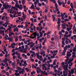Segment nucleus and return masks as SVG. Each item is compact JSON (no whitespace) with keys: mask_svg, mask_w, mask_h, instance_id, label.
Returning <instances> with one entry per match:
<instances>
[{"mask_svg":"<svg viewBox=\"0 0 76 76\" xmlns=\"http://www.w3.org/2000/svg\"><path fill=\"white\" fill-rule=\"evenodd\" d=\"M64 71H63V75L64 76H66L68 74V71L69 69L68 68H64Z\"/></svg>","mask_w":76,"mask_h":76,"instance_id":"f257e3e1","label":"nucleus"},{"mask_svg":"<svg viewBox=\"0 0 76 76\" xmlns=\"http://www.w3.org/2000/svg\"><path fill=\"white\" fill-rule=\"evenodd\" d=\"M36 36L37 37L39 36V33H37L36 32H34L33 34H31V38H32V39L35 38L36 37Z\"/></svg>","mask_w":76,"mask_h":76,"instance_id":"f03ea898","label":"nucleus"},{"mask_svg":"<svg viewBox=\"0 0 76 76\" xmlns=\"http://www.w3.org/2000/svg\"><path fill=\"white\" fill-rule=\"evenodd\" d=\"M71 56H72V53H70V52L69 51H68L67 52L66 57V58H69V57H70Z\"/></svg>","mask_w":76,"mask_h":76,"instance_id":"7ed1b4c3","label":"nucleus"},{"mask_svg":"<svg viewBox=\"0 0 76 76\" xmlns=\"http://www.w3.org/2000/svg\"><path fill=\"white\" fill-rule=\"evenodd\" d=\"M64 69H67L68 67V64H67V62L66 61L64 63Z\"/></svg>","mask_w":76,"mask_h":76,"instance_id":"20e7f679","label":"nucleus"},{"mask_svg":"<svg viewBox=\"0 0 76 76\" xmlns=\"http://www.w3.org/2000/svg\"><path fill=\"white\" fill-rule=\"evenodd\" d=\"M13 37H9L8 38V40H9V42H13Z\"/></svg>","mask_w":76,"mask_h":76,"instance_id":"39448f33","label":"nucleus"},{"mask_svg":"<svg viewBox=\"0 0 76 76\" xmlns=\"http://www.w3.org/2000/svg\"><path fill=\"white\" fill-rule=\"evenodd\" d=\"M64 41H65V39H64V38H63L62 39V47H64V45H65V42H64Z\"/></svg>","mask_w":76,"mask_h":76,"instance_id":"423d86ee","label":"nucleus"},{"mask_svg":"<svg viewBox=\"0 0 76 76\" xmlns=\"http://www.w3.org/2000/svg\"><path fill=\"white\" fill-rule=\"evenodd\" d=\"M37 58L39 59L40 61H43V58H42V56H37Z\"/></svg>","mask_w":76,"mask_h":76,"instance_id":"0eeeda50","label":"nucleus"},{"mask_svg":"<svg viewBox=\"0 0 76 76\" xmlns=\"http://www.w3.org/2000/svg\"><path fill=\"white\" fill-rule=\"evenodd\" d=\"M23 16H22V17L24 20H25V19H26V15H25L24 12H23Z\"/></svg>","mask_w":76,"mask_h":76,"instance_id":"6e6552de","label":"nucleus"},{"mask_svg":"<svg viewBox=\"0 0 76 76\" xmlns=\"http://www.w3.org/2000/svg\"><path fill=\"white\" fill-rule=\"evenodd\" d=\"M61 26H62V29H66V24L64 23L61 24Z\"/></svg>","mask_w":76,"mask_h":76,"instance_id":"1a4fd4ad","label":"nucleus"},{"mask_svg":"<svg viewBox=\"0 0 76 76\" xmlns=\"http://www.w3.org/2000/svg\"><path fill=\"white\" fill-rule=\"evenodd\" d=\"M7 25H10V23H9L8 22H5L4 24H3L2 25L4 26L5 28H6L7 26Z\"/></svg>","mask_w":76,"mask_h":76,"instance_id":"9d476101","label":"nucleus"},{"mask_svg":"<svg viewBox=\"0 0 76 76\" xmlns=\"http://www.w3.org/2000/svg\"><path fill=\"white\" fill-rule=\"evenodd\" d=\"M0 34H2L3 36H4L5 34H4V30H0Z\"/></svg>","mask_w":76,"mask_h":76,"instance_id":"9b49d317","label":"nucleus"},{"mask_svg":"<svg viewBox=\"0 0 76 76\" xmlns=\"http://www.w3.org/2000/svg\"><path fill=\"white\" fill-rule=\"evenodd\" d=\"M40 54L41 55H43V57H45V55H46V54H45V51H43V52H41L40 53Z\"/></svg>","mask_w":76,"mask_h":76,"instance_id":"f8f14e48","label":"nucleus"},{"mask_svg":"<svg viewBox=\"0 0 76 76\" xmlns=\"http://www.w3.org/2000/svg\"><path fill=\"white\" fill-rule=\"evenodd\" d=\"M6 19L5 20L6 21V22H8V23H9L10 22V21L9 20H10V18H9V17H6Z\"/></svg>","mask_w":76,"mask_h":76,"instance_id":"ddd939ff","label":"nucleus"},{"mask_svg":"<svg viewBox=\"0 0 76 76\" xmlns=\"http://www.w3.org/2000/svg\"><path fill=\"white\" fill-rule=\"evenodd\" d=\"M37 3H39V1L38 0H36V1L34 2V7H37Z\"/></svg>","mask_w":76,"mask_h":76,"instance_id":"4468645a","label":"nucleus"},{"mask_svg":"<svg viewBox=\"0 0 76 76\" xmlns=\"http://www.w3.org/2000/svg\"><path fill=\"white\" fill-rule=\"evenodd\" d=\"M14 38H15V42H17L18 41V38L19 37L17 36H14Z\"/></svg>","mask_w":76,"mask_h":76,"instance_id":"2eb2a0df","label":"nucleus"},{"mask_svg":"<svg viewBox=\"0 0 76 76\" xmlns=\"http://www.w3.org/2000/svg\"><path fill=\"white\" fill-rule=\"evenodd\" d=\"M3 6L4 7L5 9H8V6H7V4L6 5V4H4Z\"/></svg>","mask_w":76,"mask_h":76,"instance_id":"dca6fc26","label":"nucleus"},{"mask_svg":"<svg viewBox=\"0 0 76 76\" xmlns=\"http://www.w3.org/2000/svg\"><path fill=\"white\" fill-rule=\"evenodd\" d=\"M50 49H54L55 48V47L53 45H51L48 47Z\"/></svg>","mask_w":76,"mask_h":76,"instance_id":"f3484780","label":"nucleus"},{"mask_svg":"<svg viewBox=\"0 0 76 76\" xmlns=\"http://www.w3.org/2000/svg\"><path fill=\"white\" fill-rule=\"evenodd\" d=\"M55 6L56 7V10L57 12H58L59 10L58 9V6H57V4H56L55 5Z\"/></svg>","mask_w":76,"mask_h":76,"instance_id":"a211bd4d","label":"nucleus"},{"mask_svg":"<svg viewBox=\"0 0 76 76\" xmlns=\"http://www.w3.org/2000/svg\"><path fill=\"white\" fill-rule=\"evenodd\" d=\"M15 2L16 3L15 4V7L18 8V7H19V5L18 4V1H15Z\"/></svg>","mask_w":76,"mask_h":76,"instance_id":"6ab92c4d","label":"nucleus"},{"mask_svg":"<svg viewBox=\"0 0 76 76\" xmlns=\"http://www.w3.org/2000/svg\"><path fill=\"white\" fill-rule=\"evenodd\" d=\"M58 53V50H54L53 51V54H54L55 56H56L57 55V53Z\"/></svg>","mask_w":76,"mask_h":76,"instance_id":"aec40b11","label":"nucleus"},{"mask_svg":"<svg viewBox=\"0 0 76 76\" xmlns=\"http://www.w3.org/2000/svg\"><path fill=\"white\" fill-rule=\"evenodd\" d=\"M13 31L14 32H15V31H16V32H19L18 28V27H16L15 28H14L13 29Z\"/></svg>","mask_w":76,"mask_h":76,"instance_id":"412c9836","label":"nucleus"},{"mask_svg":"<svg viewBox=\"0 0 76 76\" xmlns=\"http://www.w3.org/2000/svg\"><path fill=\"white\" fill-rule=\"evenodd\" d=\"M48 7H47L45 8V12L47 13L48 12Z\"/></svg>","mask_w":76,"mask_h":76,"instance_id":"4be33fe9","label":"nucleus"},{"mask_svg":"<svg viewBox=\"0 0 76 76\" xmlns=\"http://www.w3.org/2000/svg\"><path fill=\"white\" fill-rule=\"evenodd\" d=\"M72 27H69V28H66V30L68 31V32H69L70 31H71L72 30Z\"/></svg>","mask_w":76,"mask_h":76,"instance_id":"5701e85b","label":"nucleus"},{"mask_svg":"<svg viewBox=\"0 0 76 76\" xmlns=\"http://www.w3.org/2000/svg\"><path fill=\"white\" fill-rule=\"evenodd\" d=\"M8 57V58H10V54L8 53L7 54H6L5 57Z\"/></svg>","mask_w":76,"mask_h":76,"instance_id":"b1692460","label":"nucleus"},{"mask_svg":"<svg viewBox=\"0 0 76 76\" xmlns=\"http://www.w3.org/2000/svg\"><path fill=\"white\" fill-rule=\"evenodd\" d=\"M3 30V29L4 30H6V28L4 27L3 26H1L0 27V30Z\"/></svg>","mask_w":76,"mask_h":76,"instance_id":"393cba45","label":"nucleus"},{"mask_svg":"<svg viewBox=\"0 0 76 76\" xmlns=\"http://www.w3.org/2000/svg\"><path fill=\"white\" fill-rule=\"evenodd\" d=\"M47 15L48 17V18H50V17H51V14H50V12H49L47 14Z\"/></svg>","mask_w":76,"mask_h":76,"instance_id":"a878e982","label":"nucleus"},{"mask_svg":"<svg viewBox=\"0 0 76 76\" xmlns=\"http://www.w3.org/2000/svg\"><path fill=\"white\" fill-rule=\"evenodd\" d=\"M18 27L19 28H23V25H21V26L18 25Z\"/></svg>","mask_w":76,"mask_h":76,"instance_id":"bb28decb","label":"nucleus"},{"mask_svg":"<svg viewBox=\"0 0 76 76\" xmlns=\"http://www.w3.org/2000/svg\"><path fill=\"white\" fill-rule=\"evenodd\" d=\"M17 62V64H19L20 63V61H19V59H17L16 60Z\"/></svg>","mask_w":76,"mask_h":76,"instance_id":"cd10ccee","label":"nucleus"},{"mask_svg":"<svg viewBox=\"0 0 76 76\" xmlns=\"http://www.w3.org/2000/svg\"><path fill=\"white\" fill-rule=\"evenodd\" d=\"M52 16L53 18V21H55V20H56V17L54 16V15H53Z\"/></svg>","mask_w":76,"mask_h":76,"instance_id":"c85d7f7f","label":"nucleus"},{"mask_svg":"<svg viewBox=\"0 0 76 76\" xmlns=\"http://www.w3.org/2000/svg\"><path fill=\"white\" fill-rule=\"evenodd\" d=\"M30 58L31 61V62H34V59L31 56H30Z\"/></svg>","mask_w":76,"mask_h":76,"instance_id":"c756f323","label":"nucleus"},{"mask_svg":"<svg viewBox=\"0 0 76 76\" xmlns=\"http://www.w3.org/2000/svg\"><path fill=\"white\" fill-rule=\"evenodd\" d=\"M58 4H59V6H61V1L60 0H58Z\"/></svg>","mask_w":76,"mask_h":76,"instance_id":"7c9ffc66","label":"nucleus"},{"mask_svg":"<svg viewBox=\"0 0 76 76\" xmlns=\"http://www.w3.org/2000/svg\"><path fill=\"white\" fill-rule=\"evenodd\" d=\"M58 21L57 23H59L60 24V22H61V19L60 18H58Z\"/></svg>","mask_w":76,"mask_h":76,"instance_id":"2f4dec72","label":"nucleus"},{"mask_svg":"<svg viewBox=\"0 0 76 76\" xmlns=\"http://www.w3.org/2000/svg\"><path fill=\"white\" fill-rule=\"evenodd\" d=\"M5 38L6 40H7L8 39V35H5Z\"/></svg>","mask_w":76,"mask_h":76,"instance_id":"473e14b6","label":"nucleus"},{"mask_svg":"<svg viewBox=\"0 0 76 76\" xmlns=\"http://www.w3.org/2000/svg\"><path fill=\"white\" fill-rule=\"evenodd\" d=\"M12 11H13V9H11L9 10L8 11V12H10V13H12Z\"/></svg>","mask_w":76,"mask_h":76,"instance_id":"72a5a7b5","label":"nucleus"},{"mask_svg":"<svg viewBox=\"0 0 76 76\" xmlns=\"http://www.w3.org/2000/svg\"><path fill=\"white\" fill-rule=\"evenodd\" d=\"M68 47V46L67 45H66L65 46L64 48V50H67Z\"/></svg>","mask_w":76,"mask_h":76,"instance_id":"f704fd0d","label":"nucleus"},{"mask_svg":"<svg viewBox=\"0 0 76 76\" xmlns=\"http://www.w3.org/2000/svg\"><path fill=\"white\" fill-rule=\"evenodd\" d=\"M17 15V14L16 13V11H15V12L14 13V15H13V17H14V18H16V16H15V15Z\"/></svg>","mask_w":76,"mask_h":76,"instance_id":"c9c22d12","label":"nucleus"},{"mask_svg":"<svg viewBox=\"0 0 76 76\" xmlns=\"http://www.w3.org/2000/svg\"><path fill=\"white\" fill-rule=\"evenodd\" d=\"M25 48L26 50H28V48H29V47L28 45H25Z\"/></svg>","mask_w":76,"mask_h":76,"instance_id":"e433bc0d","label":"nucleus"},{"mask_svg":"<svg viewBox=\"0 0 76 76\" xmlns=\"http://www.w3.org/2000/svg\"><path fill=\"white\" fill-rule=\"evenodd\" d=\"M18 69H17L18 72H20V70H22V68L19 67H18Z\"/></svg>","mask_w":76,"mask_h":76,"instance_id":"4c0bfd02","label":"nucleus"},{"mask_svg":"<svg viewBox=\"0 0 76 76\" xmlns=\"http://www.w3.org/2000/svg\"><path fill=\"white\" fill-rule=\"evenodd\" d=\"M47 60V58H45L42 61L43 63H44V62H45V61Z\"/></svg>","mask_w":76,"mask_h":76,"instance_id":"58836bf2","label":"nucleus"},{"mask_svg":"<svg viewBox=\"0 0 76 76\" xmlns=\"http://www.w3.org/2000/svg\"><path fill=\"white\" fill-rule=\"evenodd\" d=\"M23 53H26V49H23Z\"/></svg>","mask_w":76,"mask_h":76,"instance_id":"ea45409f","label":"nucleus"},{"mask_svg":"<svg viewBox=\"0 0 76 76\" xmlns=\"http://www.w3.org/2000/svg\"><path fill=\"white\" fill-rule=\"evenodd\" d=\"M50 0L51 1H52L53 3H54L55 4H57L56 3V0Z\"/></svg>","mask_w":76,"mask_h":76,"instance_id":"a19ab883","label":"nucleus"},{"mask_svg":"<svg viewBox=\"0 0 76 76\" xmlns=\"http://www.w3.org/2000/svg\"><path fill=\"white\" fill-rule=\"evenodd\" d=\"M53 56H51V57H50V58L52 59V58H56L55 57V56H56L55 55H54V54H53Z\"/></svg>","mask_w":76,"mask_h":76,"instance_id":"79ce46f5","label":"nucleus"},{"mask_svg":"<svg viewBox=\"0 0 76 76\" xmlns=\"http://www.w3.org/2000/svg\"><path fill=\"white\" fill-rule=\"evenodd\" d=\"M12 66H15L16 65V62H12L11 64Z\"/></svg>","mask_w":76,"mask_h":76,"instance_id":"37998d69","label":"nucleus"},{"mask_svg":"<svg viewBox=\"0 0 76 76\" xmlns=\"http://www.w3.org/2000/svg\"><path fill=\"white\" fill-rule=\"evenodd\" d=\"M34 4H32L31 7H30V9H31V8L32 9H33V8H34Z\"/></svg>","mask_w":76,"mask_h":76,"instance_id":"c03bdc74","label":"nucleus"},{"mask_svg":"<svg viewBox=\"0 0 76 76\" xmlns=\"http://www.w3.org/2000/svg\"><path fill=\"white\" fill-rule=\"evenodd\" d=\"M32 67L33 68V69H34V68H35L36 69H37V67L34 66V64H32Z\"/></svg>","mask_w":76,"mask_h":76,"instance_id":"a18cd8bd","label":"nucleus"},{"mask_svg":"<svg viewBox=\"0 0 76 76\" xmlns=\"http://www.w3.org/2000/svg\"><path fill=\"white\" fill-rule=\"evenodd\" d=\"M45 74L46 75H47V76H48V75H49V74H50V72H49V71H48V73L46 72Z\"/></svg>","mask_w":76,"mask_h":76,"instance_id":"49530a36","label":"nucleus"},{"mask_svg":"<svg viewBox=\"0 0 76 76\" xmlns=\"http://www.w3.org/2000/svg\"><path fill=\"white\" fill-rule=\"evenodd\" d=\"M25 70L26 71H27V72H29V71H30V70H29L28 68H26L25 69Z\"/></svg>","mask_w":76,"mask_h":76,"instance_id":"de8ad7c7","label":"nucleus"},{"mask_svg":"<svg viewBox=\"0 0 76 76\" xmlns=\"http://www.w3.org/2000/svg\"><path fill=\"white\" fill-rule=\"evenodd\" d=\"M18 58H19V59H20V60H21L22 59V57H20V55H18Z\"/></svg>","mask_w":76,"mask_h":76,"instance_id":"09e8293b","label":"nucleus"},{"mask_svg":"<svg viewBox=\"0 0 76 76\" xmlns=\"http://www.w3.org/2000/svg\"><path fill=\"white\" fill-rule=\"evenodd\" d=\"M15 76H20V74L19 73L17 74L16 73H15Z\"/></svg>","mask_w":76,"mask_h":76,"instance_id":"8fccbe9b","label":"nucleus"},{"mask_svg":"<svg viewBox=\"0 0 76 76\" xmlns=\"http://www.w3.org/2000/svg\"><path fill=\"white\" fill-rule=\"evenodd\" d=\"M65 22H69V19H65L64 20Z\"/></svg>","mask_w":76,"mask_h":76,"instance_id":"3c124183","label":"nucleus"},{"mask_svg":"<svg viewBox=\"0 0 76 76\" xmlns=\"http://www.w3.org/2000/svg\"><path fill=\"white\" fill-rule=\"evenodd\" d=\"M47 20V16L45 15V18L44 21Z\"/></svg>","mask_w":76,"mask_h":76,"instance_id":"603ef678","label":"nucleus"},{"mask_svg":"<svg viewBox=\"0 0 76 76\" xmlns=\"http://www.w3.org/2000/svg\"><path fill=\"white\" fill-rule=\"evenodd\" d=\"M25 0L22 1V3L23 5L25 4Z\"/></svg>","mask_w":76,"mask_h":76,"instance_id":"864d4df0","label":"nucleus"},{"mask_svg":"<svg viewBox=\"0 0 76 76\" xmlns=\"http://www.w3.org/2000/svg\"><path fill=\"white\" fill-rule=\"evenodd\" d=\"M7 6H8V8H10V9L12 7V6L10 5H9V4H7Z\"/></svg>","mask_w":76,"mask_h":76,"instance_id":"5fc2aeb1","label":"nucleus"},{"mask_svg":"<svg viewBox=\"0 0 76 76\" xmlns=\"http://www.w3.org/2000/svg\"><path fill=\"white\" fill-rule=\"evenodd\" d=\"M73 51V52H76V48H74L73 49H72Z\"/></svg>","mask_w":76,"mask_h":76,"instance_id":"6e6d98bb","label":"nucleus"},{"mask_svg":"<svg viewBox=\"0 0 76 76\" xmlns=\"http://www.w3.org/2000/svg\"><path fill=\"white\" fill-rule=\"evenodd\" d=\"M59 34L60 35H62V36H63V34H62V33L61 31H60L59 32Z\"/></svg>","mask_w":76,"mask_h":76,"instance_id":"4d7b16f0","label":"nucleus"},{"mask_svg":"<svg viewBox=\"0 0 76 76\" xmlns=\"http://www.w3.org/2000/svg\"><path fill=\"white\" fill-rule=\"evenodd\" d=\"M50 44H54V42L50 41Z\"/></svg>","mask_w":76,"mask_h":76,"instance_id":"13d9d810","label":"nucleus"},{"mask_svg":"<svg viewBox=\"0 0 76 76\" xmlns=\"http://www.w3.org/2000/svg\"><path fill=\"white\" fill-rule=\"evenodd\" d=\"M40 38H41L42 37V35H43L42 33V32H40Z\"/></svg>","mask_w":76,"mask_h":76,"instance_id":"bf43d9fd","label":"nucleus"},{"mask_svg":"<svg viewBox=\"0 0 76 76\" xmlns=\"http://www.w3.org/2000/svg\"><path fill=\"white\" fill-rule=\"evenodd\" d=\"M58 26L57 27V28H60V26L61 25V24H60V23H58Z\"/></svg>","mask_w":76,"mask_h":76,"instance_id":"052dcab7","label":"nucleus"},{"mask_svg":"<svg viewBox=\"0 0 76 76\" xmlns=\"http://www.w3.org/2000/svg\"><path fill=\"white\" fill-rule=\"evenodd\" d=\"M18 8L20 10H22L23 8V7H20L19 5V7H18Z\"/></svg>","mask_w":76,"mask_h":76,"instance_id":"680f3d73","label":"nucleus"},{"mask_svg":"<svg viewBox=\"0 0 76 76\" xmlns=\"http://www.w3.org/2000/svg\"><path fill=\"white\" fill-rule=\"evenodd\" d=\"M66 4V3H64V4H62V7H66V6H65V4Z\"/></svg>","mask_w":76,"mask_h":76,"instance_id":"e2e57ef3","label":"nucleus"},{"mask_svg":"<svg viewBox=\"0 0 76 76\" xmlns=\"http://www.w3.org/2000/svg\"><path fill=\"white\" fill-rule=\"evenodd\" d=\"M71 73H72V74H73L74 73V70L73 69H71Z\"/></svg>","mask_w":76,"mask_h":76,"instance_id":"0e129e2a","label":"nucleus"},{"mask_svg":"<svg viewBox=\"0 0 76 76\" xmlns=\"http://www.w3.org/2000/svg\"><path fill=\"white\" fill-rule=\"evenodd\" d=\"M26 61H25L24 62V64H26V65H28V64L26 63Z\"/></svg>","mask_w":76,"mask_h":76,"instance_id":"69168bd1","label":"nucleus"},{"mask_svg":"<svg viewBox=\"0 0 76 76\" xmlns=\"http://www.w3.org/2000/svg\"><path fill=\"white\" fill-rule=\"evenodd\" d=\"M75 26H73V28H72V30L73 31H75Z\"/></svg>","mask_w":76,"mask_h":76,"instance_id":"338daca9","label":"nucleus"},{"mask_svg":"<svg viewBox=\"0 0 76 76\" xmlns=\"http://www.w3.org/2000/svg\"><path fill=\"white\" fill-rule=\"evenodd\" d=\"M72 58H75V57H76V56L75 55H73L72 56Z\"/></svg>","mask_w":76,"mask_h":76,"instance_id":"774afa93","label":"nucleus"}]
</instances>
